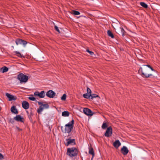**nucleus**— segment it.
Wrapping results in <instances>:
<instances>
[{
    "instance_id": "nucleus-21",
    "label": "nucleus",
    "mask_w": 160,
    "mask_h": 160,
    "mask_svg": "<svg viewBox=\"0 0 160 160\" xmlns=\"http://www.w3.org/2000/svg\"><path fill=\"white\" fill-rule=\"evenodd\" d=\"M69 112L67 111H65L62 113V116L64 117H68L69 116Z\"/></svg>"
},
{
    "instance_id": "nucleus-3",
    "label": "nucleus",
    "mask_w": 160,
    "mask_h": 160,
    "mask_svg": "<svg viewBox=\"0 0 160 160\" xmlns=\"http://www.w3.org/2000/svg\"><path fill=\"white\" fill-rule=\"evenodd\" d=\"M17 78L19 81L20 83L22 84L26 83L28 79V76L22 73L19 74L18 75Z\"/></svg>"
},
{
    "instance_id": "nucleus-35",
    "label": "nucleus",
    "mask_w": 160,
    "mask_h": 160,
    "mask_svg": "<svg viewBox=\"0 0 160 160\" xmlns=\"http://www.w3.org/2000/svg\"><path fill=\"white\" fill-rule=\"evenodd\" d=\"M142 66H143V67H148V68H150V67H151L150 66V65H143Z\"/></svg>"
},
{
    "instance_id": "nucleus-22",
    "label": "nucleus",
    "mask_w": 160,
    "mask_h": 160,
    "mask_svg": "<svg viewBox=\"0 0 160 160\" xmlns=\"http://www.w3.org/2000/svg\"><path fill=\"white\" fill-rule=\"evenodd\" d=\"M91 99L92 100L93 98L99 97V96L95 94H92L91 93Z\"/></svg>"
},
{
    "instance_id": "nucleus-16",
    "label": "nucleus",
    "mask_w": 160,
    "mask_h": 160,
    "mask_svg": "<svg viewBox=\"0 0 160 160\" xmlns=\"http://www.w3.org/2000/svg\"><path fill=\"white\" fill-rule=\"evenodd\" d=\"M87 93L83 95V96L85 98L91 99V93L92 91H87Z\"/></svg>"
},
{
    "instance_id": "nucleus-14",
    "label": "nucleus",
    "mask_w": 160,
    "mask_h": 160,
    "mask_svg": "<svg viewBox=\"0 0 160 160\" xmlns=\"http://www.w3.org/2000/svg\"><path fill=\"white\" fill-rule=\"evenodd\" d=\"M22 108L25 109H28L29 107V104L26 101H23L22 103Z\"/></svg>"
},
{
    "instance_id": "nucleus-5",
    "label": "nucleus",
    "mask_w": 160,
    "mask_h": 160,
    "mask_svg": "<svg viewBox=\"0 0 160 160\" xmlns=\"http://www.w3.org/2000/svg\"><path fill=\"white\" fill-rule=\"evenodd\" d=\"M143 68L144 70H146V68L143 67ZM143 68L141 67L139 70V72H141L142 75L143 76H142L143 77H146V78H148L150 76L152 75V74H148L147 73L145 72L143 70Z\"/></svg>"
},
{
    "instance_id": "nucleus-18",
    "label": "nucleus",
    "mask_w": 160,
    "mask_h": 160,
    "mask_svg": "<svg viewBox=\"0 0 160 160\" xmlns=\"http://www.w3.org/2000/svg\"><path fill=\"white\" fill-rule=\"evenodd\" d=\"M11 111L12 113L17 114L18 113V112L15 106H13L11 108Z\"/></svg>"
},
{
    "instance_id": "nucleus-4",
    "label": "nucleus",
    "mask_w": 160,
    "mask_h": 160,
    "mask_svg": "<svg viewBox=\"0 0 160 160\" xmlns=\"http://www.w3.org/2000/svg\"><path fill=\"white\" fill-rule=\"evenodd\" d=\"M38 104L39 105H41L37 110V112L39 114L41 113L44 109H47L49 108V105L48 104H43V102H38Z\"/></svg>"
},
{
    "instance_id": "nucleus-7",
    "label": "nucleus",
    "mask_w": 160,
    "mask_h": 160,
    "mask_svg": "<svg viewBox=\"0 0 160 160\" xmlns=\"http://www.w3.org/2000/svg\"><path fill=\"white\" fill-rule=\"evenodd\" d=\"M66 140L67 141V142L65 144L66 146H68L70 145H74L76 144L75 139L68 138Z\"/></svg>"
},
{
    "instance_id": "nucleus-12",
    "label": "nucleus",
    "mask_w": 160,
    "mask_h": 160,
    "mask_svg": "<svg viewBox=\"0 0 160 160\" xmlns=\"http://www.w3.org/2000/svg\"><path fill=\"white\" fill-rule=\"evenodd\" d=\"M55 94L53 91H48L46 94L47 96L50 98H53Z\"/></svg>"
},
{
    "instance_id": "nucleus-25",
    "label": "nucleus",
    "mask_w": 160,
    "mask_h": 160,
    "mask_svg": "<svg viewBox=\"0 0 160 160\" xmlns=\"http://www.w3.org/2000/svg\"><path fill=\"white\" fill-rule=\"evenodd\" d=\"M108 127V125L106 123L104 122L102 126V128L103 129H106Z\"/></svg>"
},
{
    "instance_id": "nucleus-8",
    "label": "nucleus",
    "mask_w": 160,
    "mask_h": 160,
    "mask_svg": "<svg viewBox=\"0 0 160 160\" xmlns=\"http://www.w3.org/2000/svg\"><path fill=\"white\" fill-rule=\"evenodd\" d=\"M83 112L85 114L88 116H92L93 112L89 109L84 108L83 109Z\"/></svg>"
},
{
    "instance_id": "nucleus-19",
    "label": "nucleus",
    "mask_w": 160,
    "mask_h": 160,
    "mask_svg": "<svg viewBox=\"0 0 160 160\" xmlns=\"http://www.w3.org/2000/svg\"><path fill=\"white\" fill-rule=\"evenodd\" d=\"M89 153L92 155V156H93V157H94L95 154L93 151V149L92 147L89 148Z\"/></svg>"
},
{
    "instance_id": "nucleus-28",
    "label": "nucleus",
    "mask_w": 160,
    "mask_h": 160,
    "mask_svg": "<svg viewBox=\"0 0 160 160\" xmlns=\"http://www.w3.org/2000/svg\"><path fill=\"white\" fill-rule=\"evenodd\" d=\"M72 13L74 15H79L80 14L79 12L75 10L72 11Z\"/></svg>"
},
{
    "instance_id": "nucleus-37",
    "label": "nucleus",
    "mask_w": 160,
    "mask_h": 160,
    "mask_svg": "<svg viewBox=\"0 0 160 160\" xmlns=\"http://www.w3.org/2000/svg\"><path fill=\"white\" fill-rule=\"evenodd\" d=\"M87 90H91L89 88H87Z\"/></svg>"
},
{
    "instance_id": "nucleus-9",
    "label": "nucleus",
    "mask_w": 160,
    "mask_h": 160,
    "mask_svg": "<svg viewBox=\"0 0 160 160\" xmlns=\"http://www.w3.org/2000/svg\"><path fill=\"white\" fill-rule=\"evenodd\" d=\"M34 95L35 97L38 96L40 98H43L44 97L45 94L44 91H42L40 93L38 91L35 92L34 93Z\"/></svg>"
},
{
    "instance_id": "nucleus-6",
    "label": "nucleus",
    "mask_w": 160,
    "mask_h": 160,
    "mask_svg": "<svg viewBox=\"0 0 160 160\" xmlns=\"http://www.w3.org/2000/svg\"><path fill=\"white\" fill-rule=\"evenodd\" d=\"M112 128L110 126L108 127L104 134V135L107 137H109L112 134Z\"/></svg>"
},
{
    "instance_id": "nucleus-32",
    "label": "nucleus",
    "mask_w": 160,
    "mask_h": 160,
    "mask_svg": "<svg viewBox=\"0 0 160 160\" xmlns=\"http://www.w3.org/2000/svg\"><path fill=\"white\" fill-rule=\"evenodd\" d=\"M86 51L88 53L91 55H94V53L93 52L89 51V50H87Z\"/></svg>"
},
{
    "instance_id": "nucleus-31",
    "label": "nucleus",
    "mask_w": 160,
    "mask_h": 160,
    "mask_svg": "<svg viewBox=\"0 0 160 160\" xmlns=\"http://www.w3.org/2000/svg\"><path fill=\"white\" fill-rule=\"evenodd\" d=\"M28 98L29 100L32 101H34L36 100L35 98L33 97H29Z\"/></svg>"
},
{
    "instance_id": "nucleus-30",
    "label": "nucleus",
    "mask_w": 160,
    "mask_h": 160,
    "mask_svg": "<svg viewBox=\"0 0 160 160\" xmlns=\"http://www.w3.org/2000/svg\"><path fill=\"white\" fill-rule=\"evenodd\" d=\"M54 28H55V30L57 31L59 33H60V30H59V28H58V27L56 25H55L54 26Z\"/></svg>"
},
{
    "instance_id": "nucleus-40",
    "label": "nucleus",
    "mask_w": 160,
    "mask_h": 160,
    "mask_svg": "<svg viewBox=\"0 0 160 160\" xmlns=\"http://www.w3.org/2000/svg\"><path fill=\"white\" fill-rule=\"evenodd\" d=\"M27 112L28 113V111H27Z\"/></svg>"
},
{
    "instance_id": "nucleus-13",
    "label": "nucleus",
    "mask_w": 160,
    "mask_h": 160,
    "mask_svg": "<svg viewBox=\"0 0 160 160\" xmlns=\"http://www.w3.org/2000/svg\"><path fill=\"white\" fill-rule=\"evenodd\" d=\"M14 119L18 122H23L24 118L20 115H17L14 118Z\"/></svg>"
},
{
    "instance_id": "nucleus-2",
    "label": "nucleus",
    "mask_w": 160,
    "mask_h": 160,
    "mask_svg": "<svg viewBox=\"0 0 160 160\" xmlns=\"http://www.w3.org/2000/svg\"><path fill=\"white\" fill-rule=\"evenodd\" d=\"M78 153V150L76 148H68L66 154L70 157H73L76 156Z\"/></svg>"
},
{
    "instance_id": "nucleus-38",
    "label": "nucleus",
    "mask_w": 160,
    "mask_h": 160,
    "mask_svg": "<svg viewBox=\"0 0 160 160\" xmlns=\"http://www.w3.org/2000/svg\"><path fill=\"white\" fill-rule=\"evenodd\" d=\"M93 157H93V156H92V158H91V160H93Z\"/></svg>"
},
{
    "instance_id": "nucleus-34",
    "label": "nucleus",
    "mask_w": 160,
    "mask_h": 160,
    "mask_svg": "<svg viewBox=\"0 0 160 160\" xmlns=\"http://www.w3.org/2000/svg\"><path fill=\"white\" fill-rule=\"evenodd\" d=\"M3 158V156L0 153V159H2Z\"/></svg>"
},
{
    "instance_id": "nucleus-29",
    "label": "nucleus",
    "mask_w": 160,
    "mask_h": 160,
    "mask_svg": "<svg viewBox=\"0 0 160 160\" xmlns=\"http://www.w3.org/2000/svg\"><path fill=\"white\" fill-rule=\"evenodd\" d=\"M120 29L121 33L122 36H123L124 35V30L122 28H120Z\"/></svg>"
},
{
    "instance_id": "nucleus-17",
    "label": "nucleus",
    "mask_w": 160,
    "mask_h": 160,
    "mask_svg": "<svg viewBox=\"0 0 160 160\" xmlns=\"http://www.w3.org/2000/svg\"><path fill=\"white\" fill-rule=\"evenodd\" d=\"M113 145L116 148H118L121 145V143L119 140H116L113 142Z\"/></svg>"
},
{
    "instance_id": "nucleus-24",
    "label": "nucleus",
    "mask_w": 160,
    "mask_h": 160,
    "mask_svg": "<svg viewBox=\"0 0 160 160\" xmlns=\"http://www.w3.org/2000/svg\"><path fill=\"white\" fill-rule=\"evenodd\" d=\"M15 54L18 57L20 58H22L23 57V55H22L20 53L17 51H15Z\"/></svg>"
},
{
    "instance_id": "nucleus-23",
    "label": "nucleus",
    "mask_w": 160,
    "mask_h": 160,
    "mask_svg": "<svg viewBox=\"0 0 160 160\" xmlns=\"http://www.w3.org/2000/svg\"><path fill=\"white\" fill-rule=\"evenodd\" d=\"M107 33L109 36L111 37L112 38H114V36L110 30H108Z\"/></svg>"
},
{
    "instance_id": "nucleus-20",
    "label": "nucleus",
    "mask_w": 160,
    "mask_h": 160,
    "mask_svg": "<svg viewBox=\"0 0 160 160\" xmlns=\"http://www.w3.org/2000/svg\"><path fill=\"white\" fill-rule=\"evenodd\" d=\"M8 68L6 67H3L0 69V72L2 73H4L7 72L8 71Z\"/></svg>"
},
{
    "instance_id": "nucleus-15",
    "label": "nucleus",
    "mask_w": 160,
    "mask_h": 160,
    "mask_svg": "<svg viewBox=\"0 0 160 160\" xmlns=\"http://www.w3.org/2000/svg\"><path fill=\"white\" fill-rule=\"evenodd\" d=\"M6 95L9 99V101H11L13 100H15L17 99L16 97H14V96L12 95L9 94L8 93H6Z\"/></svg>"
},
{
    "instance_id": "nucleus-39",
    "label": "nucleus",
    "mask_w": 160,
    "mask_h": 160,
    "mask_svg": "<svg viewBox=\"0 0 160 160\" xmlns=\"http://www.w3.org/2000/svg\"><path fill=\"white\" fill-rule=\"evenodd\" d=\"M30 114L32 115V112H30Z\"/></svg>"
},
{
    "instance_id": "nucleus-10",
    "label": "nucleus",
    "mask_w": 160,
    "mask_h": 160,
    "mask_svg": "<svg viewBox=\"0 0 160 160\" xmlns=\"http://www.w3.org/2000/svg\"><path fill=\"white\" fill-rule=\"evenodd\" d=\"M15 42L17 45L19 44L22 45L23 46H25L27 44V42L21 39H17L15 41Z\"/></svg>"
},
{
    "instance_id": "nucleus-1",
    "label": "nucleus",
    "mask_w": 160,
    "mask_h": 160,
    "mask_svg": "<svg viewBox=\"0 0 160 160\" xmlns=\"http://www.w3.org/2000/svg\"><path fill=\"white\" fill-rule=\"evenodd\" d=\"M74 123V120L72 119L68 123L66 124L65 125V128L64 131H63L62 130V128L63 127H61V128L62 131L63 132H64V133H69L72 130V129L73 128Z\"/></svg>"
},
{
    "instance_id": "nucleus-36",
    "label": "nucleus",
    "mask_w": 160,
    "mask_h": 160,
    "mask_svg": "<svg viewBox=\"0 0 160 160\" xmlns=\"http://www.w3.org/2000/svg\"><path fill=\"white\" fill-rule=\"evenodd\" d=\"M152 71H155V70L153 69L151 67L149 68Z\"/></svg>"
},
{
    "instance_id": "nucleus-33",
    "label": "nucleus",
    "mask_w": 160,
    "mask_h": 160,
    "mask_svg": "<svg viewBox=\"0 0 160 160\" xmlns=\"http://www.w3.org/2000/svg\"><path fill=\"white\" fill-rule=\"evenodd\" d=\"M14 119H11L10 120L9 122L12 123H13L14 122Z\"/></svg>"
},
{
    "instance_id": "nucleus-11",
    "label": "nucleus",
    "mask_w": 160,
    "mask_h": 160,
    "mask_svg": "<svg viewBox=\"0 0 160 160\" xmlns=\"http://www.w3.org/2000/svg\"><path fill=\"white\" fill-rule=\"evenodd\" d=\"M120 151L122 153L125 155H127L129 152V150L125 146H123L121 148Z\"/></svg>"
},
{
    "instance_id": "nucleus-26",
    "label": "nucleus",
    "mask_w": 160,
    "mask_h": 160,
    "mask_svg": "<svg viewBox=\"0 0 160 160\" xmlns=\"http://www.w3.org/2000/svg\"><path fill=\"white\" fill-rule=\"evenodd\" d=\"M140 5L142 7L145 8H147L148 7V5L144 2H141Z\"/></svg>"
},
{
    "instance_id": "nucleus-27",
    "label": "nucleus",
    "mask_w": 160,
    "mask_h": 160,
    "mask_svg": "<svg viewBox=\"0 0 160 160\" xmlns=\"http://www.w3.org/2000/svg\"><path fill=\"white\" fill-rule=\"evenodd\" d=\"M67 97V95L66 94H63L62 96L61 97V99L63 101H65Z\"/></svg>"
}]
</instances>
